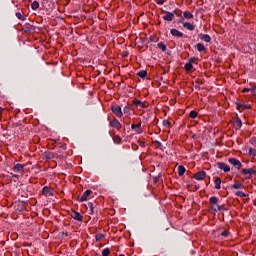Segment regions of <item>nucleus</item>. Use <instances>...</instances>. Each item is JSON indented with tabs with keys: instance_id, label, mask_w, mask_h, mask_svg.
Listing matches in <instances>:
<instances>
[{
	"instance_id": "obj_25",
	"label": "nucleus",
	"mask_w": 256,
	"mask_h": 256,
	"mask_svg": "<svg viewBox=\"0 0 256 256\" xmlns=\"http://www.w3.org/2000/svg\"><path fill=\"white\" fill-rule=\"evenodd\" d=\"M183 17H184V19H193V14H191V12H189V11H185L183 13Z\"/></svg>"
},
{
	"instance_id": "obj_29",
	"label": "nucleus",
	"mask_w": 256,
	"mask_h": 256,
	"mask_svg": "<svg viewBox=\"0 0 256 256\" xmlns=\"http://www.w3.org/2000/svg\"><path fill=\"white\" fill-rule=\"evenodd\" d=\"M232 187L233 189H243V184L241 182H235Z\"/></svg>"
},
{
	"instance_id": "obj_20",
	"label": "nucleus",
	"mask_w": 256,
	"mask_h": 256,
	"mask_svg": "<svg viewBox=\"0 0 256 256\" xmlns=\"http://www.w3.org/2000/svg\"><path fill=\"white\" fill-rule=\"evenodd\" d=\"M201 39L202 41H205V43H211V36L208 34H202Z\"/></svg>"
},
{
	"instance_id": "obj_32",
	"label": "nucleus",
	"mask_w": 256,
	"mask_h": 256,
	"mask_svg": "<svg viewBox=\"0 0 256 256\" xmlns=\"http://www.w3.org/2000/svg\"><path fill=\"white\" fill-rule=\"evenodd\" d=\"M186 71H191L193 69V64L191 62H188L185 64Z\"/></svg>"
},
{
	"instance_id": "obj_13",
	"label": "nucleus",
	"mask_w": 256,
	"mask_h": 256,
	"mask_svg": "<svg viewBox=\"0 0 256 256\" xmlns=\"http://www.w3.org/2000/svg\"><path fill=\"white\" fill-rule=\"evenodd\" d=\"M45 158L48 159V160L59 159V156L55 153H52V152H46L45 153Z\"/></svg>"
},
{
	"instance_id": "obj_37",
	"label": "nucleus",
	"mask_w": 256,
	"mask_h": 256,
	"mask_svg": "<svg viewBox=\"0 0 256 256\" xmlns=\"http://www.w3.org/2000/svg\"><path fill=\"white\" fill-rule=\"evenodd\" d=\"M162 123H163V126L168 128V129H169V127H171V122H169V120H163Z\"/></svg>"
},
{
	"instance_id": "obj_23",
	"label": "nucleus",
	"mask_w": 256,
	"mask_h": 256,
	"mask_svg": "<svg viewBox=\"0 0 256 256\" xmlns=\"http://www.w3.org/2000/svg\"><path fill=\"white\" fill-rule=\"evenodd\" d=\"M219 202V198H217L216 196H212L210 197V205H217V203Z\"/></svg>"
},
{
	"instance_id": "obj_33",
	"label": "nucleus",
	"mask_w": 256,
	"mask_h": 256,
	"mask_svg": "<svg viewBox=\"0 0 256 256\" xmlns=\"http://www.w3.org/2000/svg\"><path fill=\"white\" fill-rule=\"evenodd\" d=\"M113 140L116 145H119L121 143V136L116 135L114 136Z\"/></svg>"
},
{
	"instance_id": "obj_42",
	"label": "nucleus",
	"mask_w": 256,
	"mask_h": 256,
	"mask_svg": "<svg viewBox=\"0 0 256 256\" xmlns=\"http://www.w3.org/2000/svg\"><path fill=\"white\" fill-rule=\"evenodd\" d=\"M189 63H191L193 65V63H197V58H191L189 60Z\"/></svg>"
},
{
	"instance_id": "obj_45",
	"label": "nucleus",
	"mask_w": 256,
	"mask_h": 256,
	"mask_svg": "<svg viewBox=\"0 0 256 256\" xmlns=\"http://www.w3.org/2000/svg\"><path fill=\"white\" fill-rule=\"evenodd\" d=\"M61 148L62 149H67V144H62Z\"/></svg>"
},
{
	"instance_id": "obj_27",
	"label": "nucleus",
	"mask_w": 256,
	"mask_h": 256,
	"mask_svg": "<svg viewBox=\"0 0 256 256\" xmlns=\"http://www.w3.org/2000/svg\"><path fill=\"white\" fill-rule=\"evenodd\" d=\"M31 9H32L33 11H37V9H39V2L34 1V2L31 4Z\"/></svg>"
},
{
	"instance_id": "obj_17",
	"label": "nucleus",
	"mask_w": 256,
	"mask_h": 256,
	"mask_svg": "<svg viewBox=\"0 0 256 256\" xmlns=\"http://www.w3.org/2000/svg\"><path fill=\"white\" fill-rule=\"evenodd\" d=\"M133 105H136V107H141L142 109H145V102H142L138 99L133 100Z\"/></svg>"
},
{
	"instance_id": "obj_18",
	"label": "nucleus",
	"mask_w": 256,
	"mask_h": 256,
	"mask_svg": "<svg viewBox=\"0 0 256 256\" xmlns=\"http://www.w3.org/2000/svg\"><path fill=\"white\" fill-rule=\"evenodd\" d=\"M233 125L236 128V130H239V128L243 125V123L241 122V118H236L233 122Z\"/></svg>"
},
{
	"instance_id": "obj_1",
	"label": "nucleus",
	"mask_w": 256,
	"mask_h": 256,
	"mask_svg": "<svg viewBox=\"0 0 256 256\" xmlns=\"http://www.w3.org/2000/svg\"><path fill=\"white\" fill-rule=\"evenodd\" d=\"M111 111L116 117H123V111L121 110V106L114 105L111 107Z\"/></svg>"
},
{
	"instance_id": "obj_2",
	"label": "nucleus",
	"mask_w": 256,
	"mask_h": 256,
	"mask_svg": "<svg viewBox=\"0 0 256 256\" xmlns=\"http://www.w3.org/2000/svg\"><path fill=\"white\" fill-rule=\"evenodd\" d=\"M228 163H230V165H233L235 169H241V167H243V164H241V161H239L236 158H229Z\"/></svg>"
},
{
	"instance_id": "obj_10",
	"label": "nucleus",
	"mask_w": 256,
	"mask_h": 256,
	"mask_svg": "<svg viewBox=\"0 0 256 256\" xmlns=\"http://www.w3.org/2000/svg\"><path fill=\"white\" fill-rule=\"evenodd\" d=\"M207 175V173L205 171H199L194 175V178L197 181H203L205 179V176Z\"/></svg>"
},
{
	"instance_id": "obj_44",
	"label": "nucleus",
	"mask_w": 256,
	"mask_h": 256,
	"mask_svg": "<svg viewBox=\"0 0 256 256\" xmlns=\"http://www.w3.org/2000/svg\"><path fill=\"white\" fill-rule=\"evenodd\" d=\"M249 154L250 155H255V150L253 148H249Z\"/></svg>"
},
{
	"instance_id": "obj_24",
	"label": "nucleus",
	"mask_w": 256,
	"mask_h": 256,
	"mask_svg": "<svg viewBox=\"0 0 256 256\" xmlns=\"http://www.w3.org/2000/svg\"><path fill=\"white\" fill-rule=\"evenodd\" d=\"M138 77H141V79H145L147 77V70H142L137 73Z\"/></svg>"
},
{
	"instance_id": "obj_40",
	"label": "nucleus",
	"mask_w": 256,
	"mask_h": 256,
	"mask_svg": "<svg viewBox=\"0 0 256 256\" xmlns=\"http://www.w3.org/2000/svg\"><path fill=\"white\" fill-rule=\"evenodd\" d=\"M224 209H225V206L217 205V211H223Z\"/></svg>"
},
{
	"instance_id": "obj_35",
	"label": "nucleus",
	"mask_w": 256,
	"mask_h": 256,
	"mask_svg": "<svg viewBox=\"0 0 256 256\" xmlns=\"http://www.w3.org/2000/svg\"><path fill=\"white\" fill-rule=\"evenodd\" d=\"M16 17H17V19H20V21H25V16H23V15L21 14V12H17V13H16Z\"/></svg>"
},
{
	"instance_id": "obj_15",
	"label": "nucleus",
	"mask_w": 256,
	"mask_h": 256,
	"mask_svg": "<svg viewBox=\"0 0 256 256\" xmlns=\"http://www.w3.org/2000/svg\"><path fill=\"white\" fill-rule=\"evenodd\" d=\"M256 172L253 168L243 169L242 175H255Z\"/></svg>"
},
{
	"instance_id": "obj_26",
	"label": "nucleus",
	"mask_w": 256,
	"mask_h": 256,
	"mask_svg": "<svg viewBox=\"0 0 256 256\" xmlns=\"http://www.w3.org/2000/svg\"><path fill=\"white\" fill-rule=\"evenodd\" d=\"M215 189H221V178L219 177L215 179Z\"/></svg>"
},
{
	"instance_id": "obj_36",
	"label": "nucleus",
	"mask_w": 256,
	"mask_h": 256,
	"mask_svg": "<svg viewBox=\"0 0 256 256\" xmlns=\"http://www.w3.org/2000/svg\"><path fill=\"white\" fill-rule=\"evenodd\" d=\"M95 239H96V241H101V239H105V235H103V234H96L95 235Z\"/></svg>"
},
{
	"instance_id": "obj_14",
	"label": "nucleus",
	"mask_w": 256,
	"mask_h": 256,
	"mask_svg": "<svg viewBox=\"0 0 256 256\" xmlns=\"http://www.w3.org/2000/svg\"><path fill=\"white\" fill-rule=\"evenodd\" d=\"M24 169H25V166L23 164L14 165V171H17V173H23Z\"/></svg>"
},
{
	"instance_id": "obj_19",
	"label": "nucleus",
	"mask_w": 256,
	"mask_h": 256,
	"mask_svg": "<svg viewBox=\"0 0 256 256\" xmlns=\"http://www.w3.org/2000/svg\"><path fill=\"white\" fill-rule=\"evenodd\" d=\"M236 107H237L238 111H241V109H251V106L246 105V104H239V103H236Z\"/></svg>"
},
{
	"instance_id": "obj_6",
	"label": "nucleus",
	"mask_w": 256,
	"mask_h": 256,
	"mask_svg": "<svg viewBox=\"0 0 256 256\" xmlns=\"http://www.w3.org/2000/svg\"><path fill=\"white\" fill-rule=\"evenodd\" d=\"M179 23H182L184 29H187L188 31H195V25L189 23V22H185L182 20L179 21Z\"/></svg>"
},
{
	"instance_id": "obj_3",
	"label": "nucleus",
	"mask_w": 256,
	"mask_h": 256,
	"mask_svg": "<svg viewBox=\"0 0 256 256\" xmlns=\"http://www.w3.org/2000/svg\"><path fill=\"white\" fill-rule=\"evenodd\" d=\"M165 16H163L164 21H173L175 19V14L173 12L163 10Z\"/></svg>"
},
{
	"instance_id": "obj_39",
	"label": "nucleus",
	"mask_w": 256,
	"mask_h": 256,
	"mask_svg": "<svg viewBox=\"0 0 256 256\" xmlns=\"http://www.w3.org/2000/svg\"><path fill=\"white\" fill-rule=\"evenodd\" d=\"M221 236H222V237H229V230H224V231L221 233Z\"/></svg>"
},
{
	"instance_id": "obj_48",
	"label": "nucleus",
	"mask_w": 256,
	"mask_h": 256,
	"mask_svg": "<svg viewBox=\"0 0 256 256\" xmlns=\"http://www.w3.org/2000/svg\"><path fill=\"white\" fill-rule=\"evenodd\" d=\"M161 145V142H156V146L159 147Z\"/></svg>"
},
{
	"instance_id": "obj_38",
	"label": "nucleus",
	"mask_w": 256,
	"mask_h": 256,
	"mask_svg": "<svg viewBox=\"0 0 256 256\" xmlns=\"http://www.w3.org/2000/svg\"><path fill=\"white\" fill-rule=\"evenodd\" d=\"M236 195H237V197H247V194H245V192H243V191H237Z\"/></svg>"
},
{
	"instance_id": "obj_7",
	"label": "nucleus",
	"mask_w": 256,
	"mask_h": 256,
	"mask_svg": "<svg viewBox=\"0 0 256 256\" xmlns=\"http://www.w3.org/2000/svg\"><path fill=\"white\" fill-rule=\"evenodd\" d=\"M91 193H93V191L86 190L82 196H77V200L80 201V203H83V201H87V197H89Z\"/></svg>"
},
{
	"instance_id": "obj_5",
	"label": "nucleus",
	"mask_w": 256,
	"mask_h": 256,
	"mask_svg": "<svg viewBox=\"0 0 256 256\" xmlns=\"http://www.w3.org/2000/svg\"><path fill=\"white\" fill-rule=\"evenodd\" d=\"M70 216L72 217V219H75V221H79L80 223H82L83 221V215H81V213L77 211H72L70 213Z\"/></svg>"
},
{
	"instance_id": "obj_4",
	"label": "nucleus",
	"mask_w": 256,
	"mask_h": 256,
	"mask_svg": "<svg viewBox=\"0 0 256 256\" xmlns=\"http://www.w3.org/2000/svg\"><path fill=\"white\" fill-rule=\"evenodd\" d=\"M217 166L218 169H221V171H224V173H229V171H231V168L225 162H218Z\"/></svg>"
},
{
	"instance_id": "obj_31",
	"label": "nucleus",
	"mask_w": 256,
	"mask_h": 256,
	"mask_svg": "<svg viewBox=\"0 0 256 256\" xmlns=\"http://www.w3.org/2000/svg\"><path fill=\"white\" fill-rule=\"evenodd\" d=\"M199 115V113H197V111H195V110H192L191 112H190V114H189V117L191 118V119H196V117Z\"/></svg>"
},
{
	"instance_id": "obj_43",
	"label": "nucleus",
	"mask_w": 256,
	"mask_h": 256,
	"mask_svg": "<svg viewBox=\"0 0 256 256\" xmlns=\"http://www.w3.org/2000/svg\"><path fill=\"white\" fill-rule=\"evenodd\" d=\"M156 3L158 5H163V3H165V0H156Z\"/></svg>"
},
{
	"instance_id": "obj_50",
	"label": "nucleus",
	"mask_w": 256,
	"mask_h": 256,
	"mask_svg": "<svg viewBox=\"0 0 256 256\" xmlns=\"http://www.w3.org/2000/svg\"><path fill=\"white\" fill-rule=\"evenodd\" d=\"M119 256H125V255H123V254H120Z\"/></svg>"
},
{
	"instance_id": "obj_8",
	"label": "nucleus",
	"mask_w": 256,
	"mask_h": 256,
	"mask_svg": "<svg viewBox=\"0 0 256 256\" xmlns=\"http://www.w3.org/2000/svg\"><path fill=\"white\" fill-rule=\"evenodd\" d=\"M110 127H113L114 129H117L119 131L121 129V122H119L117 118H114L110 121Z\"/></svg>"
},
{
	"instance_id": "obj_34",
	"label": "nucleus",
	"mask_w": 256,
	"mask_h": 256,
	"mask_svg": "<svg viewBox=\"0 0 256 256\" xmlns=\"http://www.w3.org/2000/svg\"><path fill=\"white\" fill-rule=\"evenodd\" d=\"M110 253H111V250L109 248H105L102 251V256H109Z\"/></svg>"
},
{
	"instance_id": "obj_46",
	"label": "nucleus",
	"mask_w": 256,
	"mask_h": 256,
	"mask_svg": "<svg viewBox=\"0 0 256 256\" xmlns=\"http://www.w3.org/2000/svg\"><path fill=\"white\" fill-rule=\"evenodd\" d=\"M251 142H252L253 144H256V138H253V139L251 140Z\"/></svg>"
},
{
	"instance_id": "obj_9",
	"label": "nucleus",
	"mask_w": 256,
	"mask_h": 256,
	"mask_svg": "<svg viewBox=\"0 0 256 256\" xmlns=\"http://www.w3.org/2000/svg\"><path fill=\"white\" fill-rule=\"evenodd\" d=\"M42 195H45V197H53V189L45 186L42 189Z\"/></svg>"
},
{
	"instance_id": "obj_30",
	"label": "nucleus",
	"mask_w": 256,
	"mask_h": 256,
	"mask_svg": "<svg viewBox=\"0 0 256 256\" xmlns=\"http://www.w3.org/2000/svg\"><path fill=\"white\" fill-rule=\"evenodd\" d=\"M87 209H89L90 215H93V213H95V210H94L95 208L93 207V203L92 202L88 203Z\"/></svg>"
},
{
	"instance_id": "obj_16",
	"label": "nucleus",
	"mask_w": 256,
	"mask_h": 256,
	"mask_svg": "<svg viewBox=\"0 0 256 256\" xmlns=\"http://www.w3.org/2000/svg\"><path fill=\"white\" fill-rule=\"evenodd\" d=\"M242 93H250L253 97L256 95L255 88H244L242 89Z\"/></svg>"
},
{
	"instance_id": "obj_21",
	"label": "nucleus",
	"mask_w": 256,
	"mask_h": 256,
	"mask_svg": "<svg viewBox=\"0 0 256 256\" xmlns=\"http://www.w3.org/2000/svg\"><path fill=\"white\" fill-rule=\"evenodd\" d=\"M178 175H179V177H183V175H185V166L180 165L178 167Z\"/></svg>"
},
{
	"instance_id": "obj_47",
	"label": "nucleus",
	"mask_w": 256,
	"mask_h": 256,
	"mask_svg": "<svg viewBox=\"0 0 256 256\" xmlns=\"http://www.w3.org/2000/svg\"><path fill=\"white\" fill-rule=\"evenodd\" d=\"M127 111H129V107L124 108V113L127 112Z\"/></svg>"
},
{
	"instance_id": "obj_28",
	"label": "nucleus",
	"mask_w": 256,
	"mask_h": 256,
	"mask_svg": "<svg viewBox=\"0 0 256 256\" xmlns=\"http://www.w3.org/2000/svg\"><path fill=\"white\" fill-rule=\"evenodd\" d=\"M158 49H161V51H167V45H165L163 42H160L158 43Z\"/></svg>"
},
{
	"instance_id": "obj_49",
	"label": "nucleus",
	"mask_w": 256,
	"mask_h": 256,
	"mask_svg": "<svg viewBox=\"0 0 256 256\" xmlns=\"http://www.w3.org/2000/svg\"><path fill=\"white\" fill-rule=\"evenodd\" d=\"M1 113H3V108L2 107H0V115H1Z\"/></svg>"
},
{
	"instance_id": "obj_41",
	"label": "nucleus",
	"mask_w": 256,
	"mask_h": 256,
	"mask_svg": "<svg viewBox=\"0 0 256 256\" xmlns=\"http://www.w3.org/2000/svg\"><path fill=\"white\" fill-rule=\"evenodd\" d=\"M211 209H212V211H214L215 213H217V204H213V205L211 206Z\"/></svg>"
},
{
	"instance_id": "obj_11",
	"label": "nucleus",
	"mask_w": 256,
	"mask_h": 256,
	"mask_svg": "<svg viewBox=\"0 0 256 256\" xmlns=\"http://www.w3.org/2000/svg\"><path fill=\"white\" fill-rule=\"evenodd\" d=\"M131 129H135V132L138 135H141V133H143V128H141V122H139L138 124H132Z\"/></svg>"
},
{
	"instance_id": "obj_22",
	"label": "nucleus",
	"mask_w": 256,
	"mask_h": 256,
	"mask_svg": "<svg viewBox=\"0 0 256 256\" xmlns=\"http://www.w3.org/2000/svg\"><path fill=\"white\" fill-rule=\"evenodd\" d=\"M196 49H197V51H199V53H203V51H206V48L202 43H198L196 45Z\"/></svg>"
},
{
	"instance_id": "obj_12",
	"label": "nucleus",
	"mask_w": 256,
	"mask_h": 256,
	"mask_svg": "<svg viewBox=\"0 0 256 256\" xmlns=\"http://www.w3.org/2000/svg\"><path fill=\"white\" fill-rule=\"evenodd\" d=\"M171 35H173V37H178L181 38L183 37V33L175 28L170 30Z\"/></svg>"
}]
</instances>
